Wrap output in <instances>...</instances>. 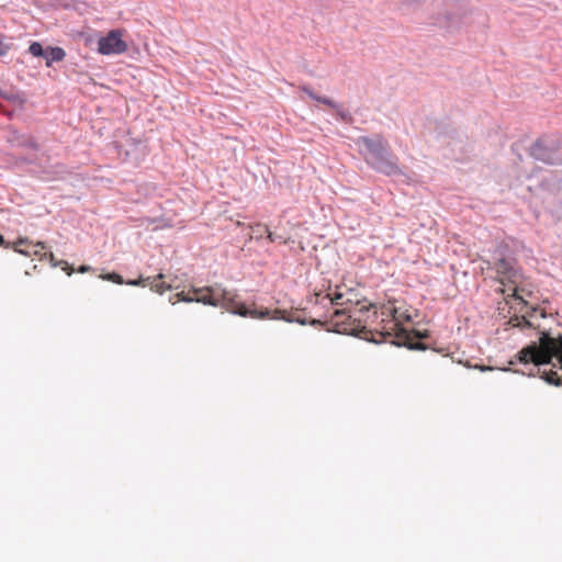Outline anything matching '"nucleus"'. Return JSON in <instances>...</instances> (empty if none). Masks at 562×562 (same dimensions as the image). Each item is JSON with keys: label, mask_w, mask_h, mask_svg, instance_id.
Listing matches in <instances>:
<instances>
[{"label": "nucleus", "mask_w": 562, "mask_h": 562, "mask_svg": "<svg viewBox=\"0 0 562 562\" xmlns=\"http://www.w3.org/2000/svg\"><path fill=\"white\" fill-rule=\"evenodd\" d=\"M21 147L31 148L33 150H38L40 145L36 139L32 136H23L19 143Z\"/></svg>", "instance_id": "a211bd4d"}, {"label": "nucleus", "mask_w": 562, "mask_h": 562, "mask_svg": "<svg viewBox=\"0 0 562 562\" xmlns=\"http://www.w3.org/2000/svg\"><path fill=\"white\" fill-rule=\"evenodd\" d=\"M56 168L58 169L56 175L61 178L66 173V167L64 165H58Z\"/></svg>", "instance_id": "a878e982"}, {"label": "nucleus", "mask_w": 562, "mask_h": 562, "mask_svg": "<svg viewBox=\"0 0 562 562\" xmlns=\"http://www.w3.org/2000/svg\"><path fill=\"white\" fill-rule=\"evenodd\" d=\"M30 244L27 238H20L18 241L14 243L13 249L14 251L22 254L24 256H31V251L29 249H21L20 246Z\"/></svg>", "instance_id": "aec40b11"}, {"label": "nucleus", "mask_w": 562, "mask_h": 562, "mask_svg": "<svg viewBox=\"0 0 562 562\" xmlns=\"http://www.w3.org/2000/svg\"><path fill=\"white\" fill-rule=\"evenodd\" d=\"M193 296L186 294L184 292L176 293L175 295L169 296V302L171 304H176V302H199L204 305L211 306H222L225 310L229 311L232 314L241 316V317H251L259 319H283L288 323H297L300 325H306L307 319L301 315H294L293 313H288L285 310H269V308H250L246 306L244 303L236 302L233 297L229 296V292L225 289L217 288H195L192 290Z\"/></svg>", "instance_id": "f03ea898"}, {"label": "nucleus", "mask_w": 562, "mask_h": 562, "mask_svg": "<svg viewBox=\"0 0 562 562\" xmlns=\"http://www.w3.org/2000/svg\"><path fill=\"white\" fill-rule=\"evenodd\" d=\"M164 278L162 273H159L156 277H147V278H138L135 280H128L125 283L128 285H135V286H150L151 291L157 292L159 294H162L166 290H170L171 285L165 283V282H157V280H160Z\"/></svg>", "instance_id": "6e6552de"}, {"label": "nucleus", "mask_w": 562, "mask_h": 562, "mask_svg": "<svg viewBox=\"0 0 562 562\" xmlns=\"http://www.w3.org/2000/svg\"><path fill=\"white\" fill-rule=\"evenodd\" d=\"M127 50V44L122 40V31L111 30L98 41V52L102 55H120Z\"/></svg>", "instance_id": "423d86ee"}, {"label": "nucleus", "mask_w": 562, "mask_h": 562, "mask_svg": "<svg viewBox=\"0 0 562 562\" xmlns=\"http://www.w3.org/2000/svg\"><path fill=\"white\" fill-rule=\"evenodd\" d=\"M0 246H2L4 248L10 247V244L4 239V237L2 235H0Z\"/></svg>", "instance_id": "bb28decb"}, {"label": "nucleus", "mask_w": 562, "mask_h": 562, "mask_svg": "<svg viewBox=\"0 0 562 562\" xmlns=\"http://www.w3.org/2000/svg\"><path fill=\"white\" fill-rule=\"evenodd\" d=\"M330 108L336 111V115H337L338 120L342 121L346 124H352L353 123L352 114L348 110L341 108L340 104L335 102V106H330Z\"/></svg>", "instance_id": "4468645a"}, {"label": "nucleus", "mask_w": 562, "mask_h": 562, "mask_svg": "<svg viewBox=\"0 0 562 562\" xmlns=\"http://www.w3.org/2000/svg\"><path fill=\"white\" fill-rule=\"evenodd\" d=\"M29 52L34 57L44 58L45 64L48 67L52 66V64L55 61H61L66 56V53L61 47L48 46V47L44 48L40 42H33L29 47Z\"/></svg>", "instance_id": "0eeeda50"}, {"label": "nucleus", "mask_w": 562, "mask_h": 562, "mask_svg": "<svg viewBox=\"0 0 562 562\" xmlns=\"http://www.w3.org/2000/svg\"><path fill=\"white\" fill-rule=\"evenodd\" d=\"M323 300H325L324 296L322 297V300H316V303H323Z\"/></svg>", "instance_id": "2f4dec72"}, {"label": "nucleus", "mask_w": 562, "mask_h": 562, "mask_svg": "<svg viewBox=\"0 0 562 562\" xmlns=\"http://www.w3.org/2000/svg\"><path fill=\"white\" fill-rule=\"evenodd\" d=\"M371 305H350L349 307L335 308L330 314L334 331L360 337L366 333V325Z\"/></svg>", "instance_id": "20e7f679"}, {"label": "nucleus", "mask_w": 562, "mask_h": 562, "mask_svg": "<svg viewBox=\"0 0 562 562\" xmlns=\"http://www.w3.org/2000/svg\"><path fill=\"white\" fill-rule=\"evenodd\" d=\"M345 285H337L336 291L333 294H327L324 296L325 300L329 302L333 306H341L342 307H349L350 305H359L361 302V299L357 297H346Z\"/></svg>", "instance_id": "1a4fd4ad"}, {"label": "nucleus", "mask_w": 562, "mask_h": 562, "mask_svg": "<svg viewBox=\"0 0 562 562\" xmlns=\"http://www.w3.org/2000/svg\"><path fill=\"white\" fill-rule=\"evenodd\" d=\"M529 155L550 166H562V140L555 135H542L529 148Z\"/></svg>", "instance_id": "39448f33"}, {"label": "nucleus", "mask_w": 562, "mask_h": 562, "mask_svg": "<svg viewBox=\"0 0 562 562\" xmlns=\"http://www.w3.org/2000/svg\"><path fill=\"white\" fill-rule=\"evenodd\" d=\"M44 256H45V258H47V257L49 258V261L52 262V265L54 267H61L63 270L67 271L68 276H70L74 272V269H71L69 267V263L67 261H64V260L57 261L52 252H49L48 255L45 254Z\"/></svg>", "instance_id": "f3484780"}, {"label": "nucleus", "mask_w": 562, "mask_h": 562, "mask_svg": "<svg viewBox=\"0 0 562 562\" xmlns=\"http://www.w3.org/2000/svg\"><path fill=\"white\" fill-rule=\"evenodd\" d=\"M345 293H346V297H355V295H357V297L360 299V295L359 293L357 292L356 289H352V288H345Z\"/></svg>", "instance_id": "b1692460"}, {"label": "nucleus", "mask_w": 562, "mask_h": 562, "mask_svg": "<svg viewBox=\"0 0 562 562\" xmlns=\"http://www.w3.org/2000/svg\"><path fill=\"white\" fill-rule=\"evenodd\" d=\"M11 48L12 43L10 38L5 34L0 33V57L7 56Z\"/></svg>", "instance_id": "dca6fc26"}, {"label": "nucleus", "mask_w": 562, "mask_h": 562, "mask_svg": "<svg viewBox=\"0 0 562 562\" xmlns=\"http://www.w3.org/2000/svg\"><path fill=\"white\" fill-rule=\"evenodd\" d=\"M542 184L551 190L554 194L562 195V177L559 178L557 175H552L551 177L546 178Z\"/></svg>", "instance_id": "f8f14e48"}, {"label": "nucleus", "mask_w": 562, "mask_h": 562, "mask_svg": "<svg viewBox=\"0 0 562 562\" xmlns=\"http://www.w3.org/2000/svg\"><path fill=\"white\" fill-rule=\"evenodd\" d=\"M265 232L267 233V238L273 243L276 241L277 239H280L281 237L280 236H277L276 234H273L272 232L269 231L268 227H265Z\"/></svg>", "instance_id": "393cba45"}, {"label": "nucleus", "mask_w": 562, "mask_h": 562, "mask_svg": "<svg viewBox=\"0 0 562 562\" xmlns=\"http://www.w3.org/2000/svg\"><path fill=\"white\" fill-rule=\"evenodd\" d=\"M412 334L418 340L426 339L429 337V333L427 330H425V331L413 330Z\"/></svg>", "instance_id": "5701e85b"}, {"label": "nucleus", "mask_w": 562, "mask_h": 562, "mask_svg": "<svg viewBox=\"0 0 562 562\" xmlns=\"http://www.w3.org/2000/svg\"><path fill=\"white\" fill-rule=\"evenodd\" d=\"M404 2H407V3H414L416 2L417 0H403Z\"/></svg>", "instance_id": "c756f323"}, {"label": "nucleus", "mask_w": 562, "mask_h": 562, "mask_svg": "<svg viewBox=\"0 0 562 562\" xmlns=\"http://www.w3.org/2000/svg\"><path fill=\"white\" fill-rule=\"evenodd\" d=\"M494 269L498 274L505 277L510 282H515V279L518 277L516 262L512 258L503 257L497 259L494 263Z\"/></svg>", "instance_id": "9d476101"}, {"label": "nucleus", "mask_w": 562, "mask_h": 562, "mask_svg": "<svg viewBox=\"0 0 562 562\" xmlns=\"http://www.w3.org/2000/svg\"><path fill=\"white\" fill-rule=\"evenodd\" d=\"M403 336L405 338V347H407L408 349L411 350H420V351H425L427 349V346L422 342V341H417V342H413L411 341V334L406 330H403Z\"/></svg>", "instance_id": "2eb2a0df"}, {"label": "nucleus", "mask_w": 562, "mask_h": 562, "mask_svg": "<svg viewBox=\"0 0 562 562\" xmlns=\"http://www.w3.org/2000/svg\"><path fill=\"white\" fill-rule=\"evenodd\" d=\"M356 144L360 147L367 164L375 171L389 177L403 175L397 157L382 135L359 136Z\"/></svg>", "instance_id": "7ed1b4c3"}, {"label": "nucleus", "mask_w": 562, "mask_h": 562, "mask_svg": "<svg viewBox=\"0 0 562 562\" xmlns=\"http://www.w3.org/2000/svg\"><path fill=\"white\" fill-rule=\"evenodd\" d=\"M513 297L521 306L516 308L514 316L505 323V329L518 328L521 331L536 329L539 331L538 342L531 341L515 358L522 364H532L528 375H540L549 384L562 385V361H560L558 350V344L562 341V335L552 337L549 330H540V325L536 323V319L538 317L546 318L548 316L547 312L539 306L529 305L516 291Z\"/></svg>", "instance_id": "f257e3e1"}, {"label": "nucleus", "mask_w": 562, "mask_h": 562, "mask_svg": "<svg viewBox=\"0 0 562 562\" xmlns=\"http://www.w3.org/2000/svg\"><path fill=\"white\" fill-rule=\"evenodd\" d=\"M48 2L54 7L60 8H69L71 4V0H48Z\"/></svg>", "instance_id": "4be33fe9"}, {"label": "nucleus", "mask_w": 562, "mask_h": 562, "mask_svg": "<svg viewBox=\"0 0 562 562\" xmlns=\"http://www.w3.org/2000/svg\"><path fill=\"white\" fill-rule=\"evenodd\" d=\"M105 280H109V281H112L114 283H117V284H123L124 283V280L122 278V276L115 273V272H112V273H109L104 277Z\"/></svg>", "instance_id": "412c9836"}, {"label": "nucleus", "mask_w": 562, "mask_h": 562, "mask_svg": "<svg viewBox=\"0 0 562 562\" xmlns=\"http://www.w3.org/2000/svg\"><path fill=\"white\" fill-rule=\"evenodd\" d=\"M460 22L461 16L458 13L445 10V12L438 13L434 24L447 30H452L457 29L460 25Z\"/></svg>", "instance_id": "9b49d317"}, {"label": "nucleus", "mask_w": 562, "mask_h": 562, "mask_svg": "<svg viewBox=\"0 0 562 562\" xmlns=\"http://www.w3.org/2000/svg\"><path fill=\"white\" fill-rule=\"evenodd\" d=\"M90 269H91V268H90L89 266H85V265H82V266H80V268L78 269V271H79V272H81V273H83V272H86V271H88V270H90Z\"/></svg>", "instance_id": "cd10ccee"}, {"label": "nucleus", "mask_w": 562, "mask_h": 562, "mask_svg": "<svg viewBox=\"0 0 562 562\" xmlns=\"http://www.w3.org/2000/svg\"><path fill=\"white\" fill-rule=\"evenodd\" d=\"M307 324L311 325V326H314V327H318V326H327V329L330 330L333 329L334 330V326L330 322V315L326 318L325 321H322V319H318V318H311L310 321H307Z\"/></svg>", "instance_id": "6ab92c4d"}, {"label": "nucleus", "mask_w": 562, "mask_h": 562, "mask_svg": "<svg viewBox=\"0 0 562 562\" xmlns=\"http://www.w3.org/2000/svg\"><path fill=\"white\" fill-rule=\"evenodd\" d=\"M34 247H36V248H41V249H44V248H45L44 244H43V243H41V241H40V243H37L36 245H34Z\"/></svg>", "instance_id": "c85d7f7f"}, {"label": "nucleus", "mask_w": 562, "mask_h": 562, "mask_svg": "<svg viewBox=\"0 0 562 562\" xmlns=\"http://www.w3.org/2000/svg\"><path fill=\"white\" fill-rule=\"evenodd\" d=\"M301 90L305 92L312 100L323 103L327 106H335V101L328 97L316 94L313 89L308 86L301 87Z\"/></svg>", "instance_id": "ddd939ff"}, {"label": "nucleus", "mask_w": 562, "mask_h": 562, "mask_svg": "<svg viewBox=\"0 0 562 562\" xmlns=\"http://www.w3.org/2000/svg\"><path fill=\"white\" fill-rule=\"evenodd\" d=\"M323 300H325L324 296L322 297V300H316V303H323Z\"/></svg>", "instance_id": "7c9ffc66"}]
</instances>
